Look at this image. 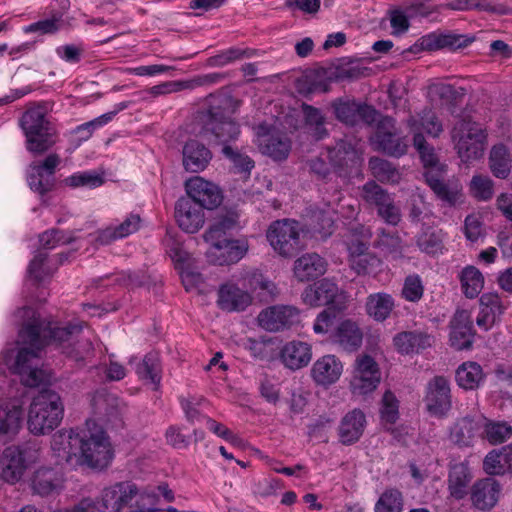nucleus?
Here are the masks:
<instances>
[{
	"label": "nucleus",
	"instance_id": "nucleus-54",
	"mask_svg": "<svg viewBox=\"0 0 512 512\" xmlns=\"http://www.w3.org/2000/svg\"><path fill=\"white\" fill-rule=\"evenodd\" d=\"M252 51L249 49H241L237 47L226 49L216 56L210 59V63L213 66H226L236 61L250 58L252 56Z\"/></svg>",
	"mask_w": 512,
	"mask_h": 512
},
{
	"label": "nucleus",
	"instance_id": "nucleus-9",
	"mask_svg": "<svg viewBox=\"0 0 512 512\" xmlns=\"http://www.w3.org/2000/svg\"><path fill=\"white\" fill-rule=\"evenodd\" d=\"M379 347L368 345L354 360L349 379V390L354 396L372 394L380 385L382 373L376 356L380 354Z\"/></svg>",
	"mask_w": 512,
	"mask_h": 512
},
{
	"label": "nucleus",
	"instance_id": "nucleus-18",
	"mask_svg": "<svg viewBox=\"0 0 512 512\" xmlns=\"http://www.w3.org/2000/svg\"><path fill=\"white\" fill-rule=\"evenodd\" d=\"M485 423L486 416L475 411L456 420L451 428L450 438L458 445L469 446L476 438H482Z\"/></svg>",
	"mask_w": 512,
	"mask_h": 512
},
{
	"label": "nucleus",
	"instance_id": "nucleus-25",
	"mask_svg": "<svg viewBox=\"0 0 512 512\" xmlns=\"http://www.w3.org/2000/svg\"><path fill=\"white\" fill-rule=\"evenodd\" d=\"M502 487L493 478H484L477 481L471 489L472 504L479 510H491L498 503Z\"/></svg>",
	"mask_w": 512,
	"mask_h": 512
},
{
	"label": "nucleus",
	"instance_id": "nucleus-49",
	"mask_svg": "<svg viewBox=\"0 0 512 512\" xmlns=\"http://www.w3.org/2000/svg\"><path fill=\"white\" fill-rule=\"evenodd\" d=\"M403 494L397 488L385 489L374 505V512H402Z\"/></svg>",
	"mask_w": 512,
	"mask_h": 512
},
{
	"label": "nucleus",
	"instance_id": "nucleus-12",
	"mask_svg": "<svg viewBox=\"0 0 512 512\" xmlns=\"http://www.w3.org/2000/svg\"><path fill=\"white\" fill-rule=\"evenodd\" d=\"M301 299L309 307L329 306L338 312L346 308L348 301L346 293L329 278H323L307 286L301 294Z\"/></svg>",
	"mask_w": 512,
	"mask_h": 512
},
{
	"label": "nucleus",
	"instance_id": "nucleus-36",
	"mask_svg": "<svg viewBox=\"0 0 512 512\" xmlns=\"http://www.w3.org/2000/svg\"><path fill=\"white\" fill-rule=\"evenodd\" d=\"M332 339L344 350H357L363 340V333L358 324L350 319L341 321L332 334Z\"/></svg>",
	"mask_w": 512,
	"mask_h": 512
},
{
	"label": "nucleus",
	"instance_id": "nucleus-48",
	"mask_svg": "<svg viewBox=\"0 0 512 512\" xmlns=\"http://www.w3.org/2000/svg\"><path fill=\"white\" fill-rule=\"evenodd\" d=\"M469 194L477 201L487 202L494 195V182L484 174H474L468 184Z\"/></svg>",
	"mask_w": 512,
	"mask_h": 512
},
{
	"label": "nucleus",
	"instance_id": "nucleus-47",
	"mask_svg": "<svg viewBox=\"0 0 512 512\" xmlns=\"http://www.w3.org/2000/svg\"><path fill=\"white\" fill-rule=\"evenodd\" d=\"M512 437V426L505 421H493L486 417L482 439L491 444H500Z\"/></svg>",
	"mask_w": 512,
	"mask_h": 512
},
{
	"label": "nucleus",
	"instance_id": "nucleus-2",
	"mask_svg": "<svg viewBox=\"0 0 512 512\" xmlns=\"http://www.w3.org/2000/svg\"><path fill=\"white\" fill-rule=\"evenodd\" d=\"M51 449L72 466L98 472L106 470L115 456L109 435L93 420H87L82 428L62 429L55 433Z\"/></svg>",
	"mask_w": 512,
	"mask_h": 512
},
{
	"label": "nucleus",
	"instance_id": "nucleus-20",
	"mask_svg": "<svg viewBox=\"0 0 512 512\" xmlns=\"http://www.w3.org/2000/svg\"><path fill=\"white\" fill-rule=\"evenodd\" d=\"M475 337L471 312L457 310L450 321V346L458 351L470 349Z\"/></svg>",
	"mask_w": 512,
	"mask_h": 512
},
{
	"label": "nucleus",
	"instance_id": "nucleus-32",
	"mask_svg": "<svg viewBox=\"0 0 512 512\" xmlns=\"http://www.w3.org/2000/svg\"><path fill=\"white\" fill-rule=\"evenodd\" d=\"M218 305L221 309L232 311H243L252 302L249 293L241 290L233 283L223 284L218 291Z\"/></svg>",
	"mask_w": 512,
	"mask_h": 512
},
{
	"label": "nucleus",
	"instance_id": "nucleus-29",
	"mask_svg": "<svg viewBox=\"0 0 512 512\" xmlns=\"http://www.w3.org/2000/svg\"><path fill=\"white\" fill-rule=\"evenodd\" d=\"M434 343L433 336L421 331H404L396 334L393 345L400 354L419 353L430 348Z\"/></svg>",
	"mask_w": 512,
	"mask_h": 512
},
{
	"label": "nucleus",
	"instance_id": "nucleus-30",
	"mask_svg": "<svg viewBox=\"0 0 512 512\" xmlns=\"http://www.w3.org/2000/svg\"><path fill=\"white\" fill-rule=\"evenodd\" d=\"M167 253L174 262L175 268L179 270L182 283L187 291L201 282L200 275L190 271L192 258L180 243L172 242L171 245H168Z\"/></svg>",
	"mask_w": 512,
	"mask_h": 512
},
{
	"label": "nucleus",
	"instance_id": "nucleus-13",
	"mask_svg": "<svg viewBox=\"0 0 512 512\" xmlns=\"http://www.w3.org/2000/svg\"><path fill=\"white\" fill-rule=\"evenodd\" d=\"M424 404L432 416L442 418L448 414L452 408V395L447 377L437 375L428 381Z\"/></svg>",
	"mask_w": 512,
	"mask_h": 512
},
{
	"label": "nucleus",
	"instance_id": "nucleus-37",
	"mask_svg": "<svg viewBox=\"0 0 512 512\" xmlns=\"http://www.w3.org/2000/svg\"><path fill=\"white\" fill-rule=\"evenodd\" d=\"M23 421L22 407L16 403L0 406V436L12 439L21 429Z\"/></svg>",
	"mask_w": 512,
	"mask_h": 512
},
{
	"label": "nucleus",
	"instance_id": "nucleus-46",
	"mask_svg": "<svg viewBox=\"0 0 512 512\" xmlns=\"http://www.w3.org/2000/svg\"><path fill=\"white\" fill-rule=\"evenodd\" d=\"M127 107H128L127 103H125V102L119 103V104H117V106H116L117 109L115 111L103 114L89 122H86L84 124L77 126L73 130V133L75 135L79 136V141H87L88 139L91 138V136L93 135L94 131L97 128L102 127V126L106 125L107 123H109L110 121H112L114 116L119 111H122V110L126 109Z\"/></svg>",
	"mask_w": 512,
	"mask_h": 512
},
{
	"label": "nucleus",
	"instance_id": "nucleus-39",
	"mask_svg": "<svg viewBox=\"0 0 512 512\" xmlns=\"http://www.w3.org/2000/svg\"><path fill=\"white\" fill-rule=\"evenodd\" d=\"M395 302L393 297L384 292L368 295L365 302L366 314L377 322L388 319L394 310Z\"/></svg>",
	"mask_w": 512,
	"mask_h": 512
},
{
	"label": "nucleus",
	"instance_id": "nucleus-38",
	"mask_svg": "<svg viewBox=\"0 0 512 512\" xmlns=\"http://www.w3.org/2000/svg\"><path fill=\"white\" fill-rule=\"evenodd\" d=\"M334 110L336 117L347 125H354L360 119L373 120L375 115V110L370 106L356 102H337L334 104Z\"/></svg>",
	"mask_w": 512,
	"mask_h": 512
},
{
	"label": "nucleus",
	"instance_id": "nucleus-44",
	"mask_svg": "<svg viewBox=\"0 0 512 512\" xmlns=\"http://www.w3.org/2000/svg\"><path fill=\"white\" fill-rule=\"evenodd\" d=\"M489 166L493 175L505 179L511 170V156L508 149L502 145L492 147L489 156Z\"/></svg>",
	"mask_w": 512,
	"mask_h": 512
},
{
	"label": "nucleus",
	"instance_id": "nucleus-53",
	"mask_svg": "<svg viewBox=\"0 0 512 512\" xmlns=\"http://www.w3.org/2000/svg\"><path fill=\"white\" fill-rule=\"evenodd\" d=\"M136 373L140 379L153 384L155 388L160 383L159 362L155 355L148 354L137 365Z\"/></svg>",
	"mask_w": 512,
	"mask_h": 512
},
{
	"label": "nucleus",
	"instance_id": "nucleus-4",
	"mask_svg": "<svg viewBox=\"0 0 512 512\" xmlns=\"http://www.w3.org/2000/svg\"><path fill=\"white\" fill-rule=\"evenodd\" d=\"M210 107L201 116L203 131L210 132L220 143L238 139L240 126L234 120L240 102L226 95L210 96Z\"/></svg>",
	"mask_w": 512,
	"mask_h": 512
},
{
	"label": "nucleus",
	"instance_id": "nucleus-40",
	"mask_svg": "<svg viewBox=\"0 0 512 512\" xmlns=\"http://www.w3.org/2000/svg\"><path fill=\"white\" fill-rule=\"evenodd\" d=\"M473 38L455 33H432L422 40V45L429 50L442 48L459 49L467 47L473 42Z\"/></svg>",
	"mask_w": 512,
	"mask_h": 512
},
{
	"label": "nucleus",
	"instance_id": "nucleus-14",
	"mask_svg": "<svg viewBox=\"0 0 512 512\" xmlns=\"http://www.w3.org/2000/svg\"><path fill=\"white\" fill-rule=\"evenodd\" d=\"M368 236L361 238L352 235L346 240L348 249V263L357 275H368L378 269L381 260L373 253L368 252Z\"/></svg>",
	"mask_w": 512,
	"mask_h": 512
},
{
	"label": "nucleus",
	"instance_id": "nucleus-26",
	"mask_svg": "<svg viewBox=\"0 0 512 512\" xmlns=\"http://www.w3.org/2000/svg\"><path fill=\"white\" fill-rule=\"evenodd\" d=\"M506 306L502 298L496 293H485L480 298V311L476 318L477 326L484 330H490L501 318Z\"/></svg>",
	"mask_w": 512,
	"mask_h": 512
},
{
	"label": "nucleus",
	"instance_id": "nucleus-10",
	"mask_svg": "<svg viewBox=\"0 0 512 512\" xmlns=\"http://www.w3.org/2000/svg\"><path fill=\"white\" fill-rule=\"evenodd\" d=\"M22 127L27 137V149L31 152L43 153L58 140L57 129L41 106H32L25 112Z\"/></svg>",
	"mask_w": 512,
	"mask_h": 512
},
{
	"label": "nucleus",
	"instance_id": "nucleus-31",
	"mask_svg": "<svg viewBox=\"0 0 512 512\" xmlns=\"http://www.w3.org/2000/svg\"><path fill=\"white\" fill-rule=\"evenodd\" d=\"M212 158L210 150L197 140L187 141L183 147V166L186 171H203Z\"/></svg>",
	"mask_w": 512,
	"mask_h": 512
},
{
	"label": "nucleus",
	"instance_id": "nucleus-8",
	"mask_svg": "<svg viewBox=\"0 0 512 512\" xmlns=\"http://www.w3.org/2000/svg\"><path fill=\"white\" fill-rule=\"evenodd\" d=\"M63 414L64 406L60 396L53 391H41L29 407L28 429L34 435L47 434L60 424Z\"/></svg>",
	"mask_w": 512,
	"mask_h": 512
},
{
	"label": "nucleus",
	"instance_id": "nucleus-60",
	"mask_svg": "<svg viewBox=\"0 0 512 512\" xmlns=\"http://www.w3.org/2000/svg\"><path fill=\"white\" fill-rule=\"evenodd\" d=\"M444 234L441 230L423 233L418 239L419 247L428 254H437L443 249Z\"/></svg>",
	"mask_w": 512,
	"mask_h": 512
},
{
	"label": "nucleus",
	"instance_id": "nucleus-52",
	"mask_svg": "<svg viewBox=\"0 0 512 512\" xmlns=\"http://www.w3.org/2000/svg\"><path fill=\"white\" fill-rule=\"evenodd\" d=\"M222 152L233 163L234 172L239 174L241 179H248L254 168V161L249 156L235 151L231 146H224Z\"/></svg>",
	"mask_w": 512,
	"mask_h": 512
},
{
	"label": "nucleus",
	"instance_id": "nucleus-58",
	"mask_svg": "<svg viewBox=\"0 0 512 512\" xmlns=\"http://www.w3.org/2000/svg\"><path fill=\"white\" fill-rule=\"evenodd\" d=\"M361 197L369 204L380 206L386 205L389 194L373 181L367 182L362 187Z\"/></svg>",
	"mask_w": 512,
	"mask_h": 512
},
{
	"label": "nucleus",
	"instance_id": "nucleus-19",
	"mask_svg": "<svg viewBox=\"0 0 512 512\" xmlns=\"http://www.w3.org/2000/svg\"><path fill=\"white\" fill-rule=\"evenodd\" d=\"M371 140L377 150L390 155H403L407 149L404 140L396 136L395 121L390 117H383L379 120Z\"/></svg>",
	"mask_w": 512,
	"mask_h": 512
},
{
	"label": "nucleus",
	"instance_id": "nucleus-1",
	"mask_svg": "<svg viewBox=\"0 0 512 512\" xmlns=\"http://www.w3.org/2000/svg\"><path fill=\"white\" fill-rule=\"evenodd\" d=\"M21 313L29 317L19 334L21 342L27 347L19 350L10 369L21 376L24 385L35 387L44 381V371L37 369L34 362L39 351L48 344H54L77 367H84L93 358V344L89 338L80 335V326L62 327L57 322L46 323L30 308L22 309Z\"/></svg>",
	"mask_w": 512,
	"mask_h": 512
},
{
	"label": "nucleus",
	"instance_id": "nucleus-7",
	"mask_svg": "<svg viewBox=\"0 0 512 512\" xmlns=\"http://www.w3.org/2000/svg\"><path fill=\"white\" fill-rule=\"evenodd\" d=\"M451 140L461 162L471 164L483 157L488 145V133L483 124L461 119L451 131Z\"/></svg>",
	"mask_w": 512,
	"mask_h": 512
},
{
	"label": "nucleus",
	"instance_id": "nucleus-16",
	"mask_svg": "<svg viewBox=\"0 0 512 512\" xmlns=\"http://www.w3.org/2000/svg\"><path fill=\"white\" fill-rule=\"evenodd\" d=\"M188 199L201 208L214 209L222 202V191L213 182L201 176H193L185 184Z\"/></svg>",
	"mask_w": 512,
	"mask_h": 512
},
{
	"label": "nucleus",
	"instance_id": "nucleus-22",
	"mask_svg": "<svg viewBox=\"0 0 512 512\" xmlns=\"http://www.w3.org/2000/svg\"><path fill=\"white\" fill-rule=\"evenodd\" d=\"M175 219L180 227L186 233L198 232L205 223V213L203 208L196 205L188 198L181 197L175 204Z\"/></svg>",
	"mask_w": 512,
	"mask_h": 512
},
{
	"label": "nucleus",
	"instance_id": "nucleus-64",
	"mask_svg": "<svg viewBox=\"0 0 512 512\" xmlns=\"http://www.w3.org/2000/svg\"><path fill=\"white\" fill-rule=\"evenodd\" d=\"M495 384L503 397L512 398V369L496 368Z\"/></svg>",
	"mask_w": 512,
	"mask_h": 512
},
{
	"label": "nucleus",
	"instance_id": "nucleus-59",
	"mask_svg": "<svg viewBox=\"0 0 512 512\" xmlns=\"http://www.w3.org/2000/svg\"><path fill=\"white\" fill-rule=\"evenodd\" d=\"M424 293V286L418 275H409L405 278L401 291L402 297L409 302H418Z\"/></svg>",
	"mask_w": 512,
	"mask_h": 512
},
{
	"label": "nucleus",
	"instance_id": "nucleus-62",
	"mask_svg": "<svg viewBox=\"0 0 512 512\" xmlns=\"http://www.w3.org/2000/svg\"><path fill=\"white\" fill-rule=\"evenodd\" d=\"M191 86V83L185 81H166L148 88L146 92L152 97H158L190 89Z\"/></svg>",
	"mask_w": 512,
	"mask_h": 512
},
{
	"label": "nucleus",
	"instance_id": "nucleus-50",
	"mask_svg": "<svg viewBox=\"0 0 512 512\" xmlns=\"http://www.w3.org/2000/svg\"><path fill=\"white\" fill-rule=\"evenodd\" d=\"M65 186L70 188H97L104 184V176L96 171L76 172L63 180Z\"/></svg>",
	"mask_w": 512,
	"mask_h": 512
},
{
	"label": "nucleus",
	"instance_id": "nucleus-24",
	"mask_svg": "<svg viewBox=\"0 0 512 512\" xmlns=\"http://www.w3.org/2000/svg\"><path fill=\"white\" fill-rule=\"evenodd\" d=\"M279 357L286 368L293 371L302 369L312 359V345L301 340L288 341L281 347Z\"/></svg>",
	"mask_w": 512,
	"mask_h": 512
},
{
	"label": "nucleus",
	"instance_id": "nucleus-33",
	"mask_svg": "<svg viewBox=\"0 0 512 512\" xmlns=\"http://www.w3.org/2000/svg\"><path fill=\"white\" fill-rule=\"evenodd\" d=\"M2 461L3 470L1 476L4 480L12 484L21 480L28 466L25 452L18 447H8L3 453Z\"/></svg>",
	"mask_w": 512,
	"mask_h": 512
},
{
	"label": "nucleus",
	"instance_id": "nucleus-35",
	"mask_svg": "<svg viewBox=\"0 0 512 512\" xmlns=\"http://www.w3.org/2000/svg\"><path fill=\"white\" fill-rule=\"evenodd\" d=\"M407 125L413 134V138L417 134L422 135V131L432 137H438L443 132L442 122L430 108H425L417 115L411 116L407 120Z\"/></svg>",
	"mask_w": 512,
	"mask_h": 512
},
{
	"label": "nucleus",
	"instance_id": "nucleus-6",
	"mask_svg": "<svg viewBox=\"0 0 512 512\" xmlns=\"http://www.w3.org/2000/svg\"><path fill=\"white\" fill-rule=\"evenodd\" d=\"M148 493L131 481H120L104 487L93 502L96 512H141Z\"/></svg>",
	"mask_w": 512,
	"mask_h": 512
},
{
	"label": "nucleus",
	"instance_id": "nucleus-23",
	"mask_svg": "<svg viewBox=\"0 0 512 512\" xmlns=\"http://www.w3.org/2000/svg\"><path fill=\"white\" fill-rule=\"evenodd\" d=\"M256 143L261 153L275 160L285 159L290 151V141L281 135L271 133L268 126L261 124L256 127Z\"/></svg>",
	"mask_w": 512,
	"mask_h": 512
},
{
	"label": "nucleus",
	"instance_id": "nucleus-34",
	"mask_svg": "<svg viewBox=\"0 0 512 512\" xmlns=\"http://www.w3.org/2000/svg\"><path fill=\"white\" fill-rule=\"evenodd\" d=\"M485 381L482 366L474 361H466L455 370V382L465 391H474L481 387Z\"/></svg>",
	"mask_w": 512,
	"mask_h": 512
},
{
	"label": "nucleus",
	"instance_id": "nucleus-17",
	"mask_svg": "<svg viewBox=\"0 0 512 512\" xmlns=\"http://www.w3.org/2000/svg\"><path fill=\"white\" fill-rule=\"evenodd\" d=\"M257 319L265 330L277 332L299 323L300 310L290 305H274L262 310Z\"/></svg>",
	"mask_w": 512,
	"mask_h": 512
},
{
	"label": "nucleus",
	"instance_id": "nucleus-27",
	"mask_svg": "<svg viewBox=\"0 0 512 512\" xmlns=\"http://www.w3.org/2000/svg\"><path fill=\"white\" fill-rule=\"evenodd\" d=\"M328 263L317 253H305L294 261L293 273L300 282H307L324 275Z\"/></svg>",
	"mask_w": 512,
	"mask_h": 512
},
{
	"label": "nucleus",
	"instance_id": "nucleus-5",
	"mask_svg": "<svg viewBox=\"0 0 512 512\" xmlns=\"http://www.w3.org/2000/svg\"><path fill=\"white\" fill-rule=\"evenodd\" d=\"M413 145L420 154L425 167V179L436 196L449 205H455L463 197L462 186L459 183H444L445 165L438 162L433 148L426 145L423 135L417 134L413 138Z\"/></svg>",
	"mask_w": 512,
	"mask_h": 512
},
{
	"label": "nucleus",
	"instance_id": "nucleus-15",
	"mask_svg": "<svg viewBox=\"0 0 512 512\" xmlns=\"http://www.w3.org/2000/svg\"><path fill=\"white\" fill-rule=\"evenodd\" d=\"M60 163L61 158L56 153L47 155L41 161L32 162L28 174L30 188L40 195L51 191L55 185L54 174Z\"/></svg>",
	"mask_w": 512,
	"mask_h": 512
},
{
	"label": "nucleus",
	"instance_id": "nucleus-63",
	"mask_svg": "<svg viewBox=\"0 0 512 512\" xmlns=\"http://www.w3.org/2000/svg\"><path fill=\"white\" fill-rule=\"evenodd\" d=\"M375 245L381 248L387 254H397L401 251L400 238L397 235L385 230H381L379 232Z\"/></svg>",
	"mask_w": 512,
	"mask_h": 512
},
{
	"label": "nucleus",
	"instance_id": "nucleus-42",
	"mask_svg": "<svg viewBox=\"0 0 512 512\" xmlns=\"http://www.w3.org/2000/svg\"><path fill=\"white\" fill-rule=\"evenodd\" d=\"M62 481V475L58 471L51 468H40L34 474L32 486L36 493L48 495L60 488Z\"/></svg>",
	"mask_w": 512,
	"mask_h": 512
},
{
	"label": "nucleus",
	"instance_id": "nucleus-11",
	"mask_svg": "<svg viewBox=\"0 0 512 512\" xmlns=\"http://www.w3.org/2000/svg\"><path fill=\"white\" fill-rule=\"evenodd\" d=\"M302 225L291 219L276 220L270 224L266 238L273 250L281 257L290 258L303 248Z\"/></svg>",
	"mask_w": 512,
	"mask_h": 512
},
{
	"label": "nucleus",
	"instance_id": "nucleus-28",
	"mask_svg": "<svg viewBox=\"0 0 512 512\" xmlns=\"http://www.w3.org/2000/svg\"><path fill=\"white\" fill-rule=\"evenodd\" d=\"M366 416L360 409H353L346 413L338 427L339 440L344 445L357 442L364 433Z\"/></svg>",
	"mask_w": 512,
	"mask_h": 512
},
{
	"label": "nucleus",
	"instance_id": "nucleus-21",
	"mask_svg": "<svg viewBox=\"0 0 512 512\" xmlns=\"http://www.w3.org/2000/svg\"><path fill=\"white\" fill-rule=\"evenodd\" d=\"M344 364L333 354L323 355L315 360L310 369V377L317 386L328 388L339 381Z\"/></svg>",
	"mask_w": 512,
	"mask_h": 512
},
{
	"label": "nucleus",
	"instance_id": "nucleus-45",
	"mask_svg": "<svg viewBox=\"0 0 512 512\" xmlns=\"http://www.w3.org/2000/svg\"><path fill=\"white\" fill-rule=\"evenodd\" d=\"M470 481L471 477L465 466H454L449 473L448 479L450 495L457 500L463 499L467 495Z\"/></svg>",
	"mask_w": 512,
	"mask_h": 512
},
{
	"label": "nucleus",
	"instance_id": "nucleus-56",
	"mask_svg": "<svg viewBox=\"0 0 512 512\" xmlns=\"http://www.w3.org/2000/svg\"><path fill=\"white\" fill-rule=\"evenodd\" d=\"M484 470L490 475H503L510 471L506 462L503 448L491 451L484 459Z\"/></svg>",
	"mask_w": 512,
	"mask_h": 512
},
{
	"label": "nucleus",
	"instance_id": "nucleus-61",
	"mask_svg": "<svg viewBox=\"0 0 512 512\" xmlns=\"http://www.w3.org/2000/svg\"><path fill=\"white\" fill-rule=\"evenodd\" d=\"M303 112L305 115L306 124L313 129V135L317 139H321L325 135L324 117L321 112L312 106L303 105Z\"/></svg>",
	"mask_w": 512,
	"mask_h": 512
},
{
	"label": "nucleus",
	"instance_id": "nucleus-3",
	"mask_svg": "<svg viewBox=\"0 0 512 512\" xmlns=\"http://www.w3.org/2000/svg\"><path fill=\"white\" fill-rule=\"evenodd\" d=\"M238 217L235 213H226L215 218L213 224L203 234L208 243L206 258L215 265H231L239 262L248 252L246 238H231L228 232L236 227Z\"/></svg>",
	"mask_w": 512,
	"mask_h": 512
},
{
	"label": "nucleus",
	"instance_id": "nucleus-55",
	"mask_svg": "<svg viewBox=\"0 0 512 512\" xmlns=\"http://www.w3.org/2000/svg\"><path fill=\"white\" fill-rule=\"evenodd\" d=\"M399 402L391 391H386L382 397V406L380 410L383 424L393 425L398 419Z\"/></svg>",
	"mask_w": 512,
	"mask_h": 512
},
{
	"label": "nucleus",
	"instance_id": "nucleus-41",
	"mask_svg": "<svg viewBox=\"0 0 512 512\" xmlns=\"http://www.w3.org/2000/svg\"><path fill=\"white\" fill-rule=\"evenodd\" d=\"M461 291L468 299L476 298L483 290L485 278L482 272L473 265L465 266L458 274Z\"/></svg>",
	"mask_w": 512,
	"mask_h": 512
},
{
	"label": "nucleus",
	"instance_id": "nucleus-57",
	"mask_svg": "<svg viewBox=\"0 0 512 512\" xmlns=\"http://www.w3.org/2000/svg\"><path fill=\"white\" fill-rule=\"evenodd\" d=\"M62 14L54 13L51 18L40 20L27 26L24 31L26 33L39 32L41 34L56 33L62 27Z\"/></svg>",
	"mask_w": 512,
	"mask_h": 512
},
{
	"label": "nucleus",
	"instance_id": "nucleus-43",
	"mask_svg": "<svg viewBox=\"0 0 512 512\" xmlns=\"http://www.w3.org/2000/svg\"><path fill=\"white\" fill-rule=\"evenodd\" d=\"M140 224L138 215L128 216L121 224L115 227H107L99 233L98 241L101 244H108L111 241L124 238L137 231Z\"/></svg>",
	"mask_w": 512,
	"mask_h": 512
},
{
	"label": "nucleus",
	"instance_id": "nucleus-51",
	"mask_svg": "<svg viewBox=\"0 0 512 512\" xmlns=\"http://www.w3.org/2000/svg\"><path fill=\"white\" fill-rule=\"evenodd\" d=\"M369 168L372 175L384 183H396L400 179L399 171L388 161L374 157L369 161Z\"/></svg>",
	"mask_w": 512,
	"mask_h": 512
}]
</instances>
